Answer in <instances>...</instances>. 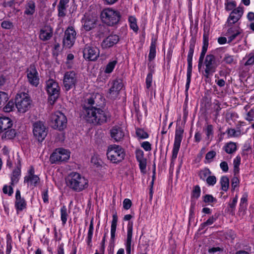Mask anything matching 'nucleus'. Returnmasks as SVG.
I'll use <instances>...</instances> for the list:
<instances>
[{"label":"nucleus","instance_id":"obj_1","mask_svg":"<svg viewBox=\"0 0 254 254\" xmlns=\"http://www.w3.org/2000/svg\"><path fill=\"white\" fill-rule=\"evenodd\" d=\"M81 116L88 122L101 124L107 122L110 119V114L100 108L96 107H90L83 105Z\"/></svg>","mask_w":254,"mask_h":254},{"label":"nucleus","instance_id":"obj_2","mask_svg":"<svg viewBox=\"0 0 254 254\" xmlns=\"http://www.w3.org/2000/svg\"><path fill=\"white\" fill-rule=\"evenodd\" d=\"M67 186L72 190L80 192L88 188V181L77 172H71L66 179Z\"/></svg>","mask_w":254,"mask_h":254},{"label":"nucleus","instance_id":"obj_3","mask_svg":"<svg viewBox=\"0 0 254 254\" xmlns=\"http://www.w3.org/2000/svg\"><path fill=\"white\" fill-rule=\"evenodd\" d=\"M107 157L113 163H119L125 158L126 153L124 149L120 146L112 144L108 147Z\"/></svg>","mask_w":254,"mask_h":254},{"label":"nucleus","instance_id":"obj_4","mask_svg":"<svg viewBox=\"0 0 254 254\" xmlns=\"http://www.w3.org/2000/svg\"><path fill=\"white\" fill-rule=\"evenodd\" d=\"M101 18L104 23L109 26H113L120 20V12L111 8H105L101 12Z\"/></svg>","mask_w":254,"mask_h":254},{"label":"nucleus","instance_id":"obj_5","mask_svg":"<svg viewBox=\"0 0 254 254\" xmlns=\"http://www.w3.org/2000/svg\"><path fill=\"white\" fill-rule=\"evenodd\" d=\"M46 89L49 96L51 104H54L58 98L60 88L57 81L53 79H49L46 82Z\"/></svg>","mask_w":254,"mask_h":254},{"label":"nucleus","instance_id":"obj_6","mask_svg":"<svg viewBox=\"0 0 254 254\" xmlns=\"http://www.w3.org/2000/svg\"><path fill=\"white\" fill-rule=\"evenodd\" d=\"M31 100L27 94H18L15 98V106L19 112L24 113L30 108Z\"/></svg>","mask_w":254,"mask_h":254},{"label":"nucleus","instance_id":"obj_7","mask_svg":"<svg viewBox=\"0 0 254 254\" xmlns=\"http://www.w3.org/2000/svg\"><path fill=\"white\" fill-rule=\"evenodd\" d=\"M202 64H203V65L205 66L204 76L207 78H208L210 75H212L215 72L218 65L215 56L212 54L206 55Z\"/></svg>","mask_w":254,"mask_h":254},{"label":"nucleus","instance_id":"obj_8","mask_svg":"<svg viewBox=\"0 0 254 254\" xmlns=\"http://www.w3.org/2000/svg\"><path fill=\"white\" fill-rule=\"evenodd\" d=\"M48 129L44 123L38 121L33 125V133L34 137L39 142H42L47 135Z\"/></svg>","mask_w":254,"mask_h":254},{"label":"nucleus","instance_id":"obj_9","mask_svg":"<svg viewBox=\"0 0 254 254\" xmlns=\"http://www.w3.org/2000/svg\"><path fill=\"white\" fill-rule=\"evenodd\" d=\"M183 133L184 129L182 127H177L175 131V140L172 150V155L171 158L172 162L174 161L177 157L178 153L180 148L181 143L183 139Z\"/></svg>","mask_w":254,"mask_h":254},{"label":"nucleus","instance_id":"obj_10","mask_svg":"<svg viewBox=\"0 0 254 254\" xmlns=\"http://www.w3.org/2000/svg\"><path fill=\"white\" fill-rule=\"evenodd\" d=\"M52 122L54 128L63 130L66 126L67 119L65 115L60 111L55 112L52 116Z\"/></svg>","mask_w":254,"mask_h":254},{"label":"nucleus","instance_id":"obj_11","mask_svg":"<svg viewBox=\"0 0 254 254\" xmlns=\"http://www.w3.org/2000/svg\"><path fill=\"white\" fill-rule=\"evenodd\" d=\"M70 157V152L66 149L58 148L50 156V161L52 163L66 161Z\"/></svg>","mask_w":254,"mask_h":254},{"label":"nucleus","instance_id":"obj_12","mask_svg":"<svg viewBox=\"0 0 254 254\" xmlns=\"http://www.w3.org/2000/svg\"><path fill=\"white\" fill-rule=\"evenodd\" d=\"M77 82V76L74 71H66L64 76L63 85L66 91L75 86Z\"/></svg>","mask_w":254,"mask_h":254},{"label":"nucleus","instance_id":"obj_13","mask_svg":"<svg viewBox=\"0 0 254 254\" xmlns=\"http://www.w3.org/2000/svg\"><path fill=\"white\" fill-rule=\"evenodd\" d=\"M76 32L72 26H69L64 32L63 45L66 48L71 47L74 43Z\"/></svg>","mask_w":254,"mask_h":254},{"label":"nucleus","instance_id":"obj_14","mask_svg":"<svg viewBox=\"0 0 254 254\" xmlns=\"http://www.w3.org/2000/svg\"><path fill=\"white\" fill-rule=\"evenodd\" d=\"M243 13V8L241 6L233 9L228 16L226 24H227V26H233L241 18Z\"/></svg>","mask_w":254,"mask_h":254},{"label":"nucleus","instance_id":"obj_15","mask_svg":"<svg viewBox=\"0 0 254 254\" xmlns=\"http://www.w3.org/2000/svg\"><path fill=\"white\" fill-rule=\"evenodd\" d=\"M28 82L32 86L37 87L39 83L38 72L34 65H31L26 70Z\"/></svg>","mask_w":254,"mask_h":254},{"label":"nucleus","instance_id":"obj_16","mask_svg":"<svg viewBox=\"0 0 254 254\" xmlns=\"http://www.w3.org/2000/svg\"><path fill=\"white\" fill-rule=\"evenodd\" d=\"M84 58L88 61H95L99 56V50L94 47L86 45L83 51Z\"/></svg>","mask_w":254,"mask_h":254},{"label":"nucleus","instance_id":"obj_17","mask_svg":"<svg viewBox=\"0 0 254 254\" xmlns=\"http://www.w3.org/2000/svg\"><path fill=\"white\" fill-rule=\"evenodd\" d=\"M104 99L102 96L98 93L93 94L90 98L85 100L83 105L92 107H98L104 104Z\"/></svg>","mask_w":254,"mask_h":254},{"label":"nucleus","instance_id":"obj_18","mask_svg":"<svg viewBox=\"0 0 254 254\" xmlns=\"http://www.w3.org/2000/svg\"><path fill=\"white\" fill-rule=\"evenodd\" d=\"M133 231V223L132 222H128L127 225V238L125 240V245L126 247L127 254H131V247L132 244Z\"/></svg>","mask_w":254,"mask_h":254},{"label":"nucleus","instance_id":"obj_19","mask_svg":"<svg viewBox=\"0 0 254 254\" xmlns=\"http://www.w3.org/2000/svg\"><path fill=\"white\" fill-rule=\"evenodd\" d=\"M53 35V29L51 26L45 25L39 31V38L43 41L49 40Z\"/></svg>","mask_w":254,"mask_h":254},{"label":"nucleus","instance_id":"obj_20","mask_svg":"<svg viewBox=\"0 0 254 254\" xmlns=\"http://www.w3.org/2000/svg\"><path fill=\"white\" fill-rule=\"evenodd\" d=\"M15 165L16 167L13 171L11 177V185L13 186L17 183L21 174V159L18 155L17 156Z\"/></svg>","mask_w":254,"mask_h":254},{"label":"nucleus","instance_id":"obj_21","mask_svg":"<svg viewBox=\"0 0 254 254\" xmlns=\"http://www.w3.org/2000/svg\"><path fill=\"white\" fill-rule=\"evenodd\" d=\"M208 35L206 33H204L203 35V45L202 50L198 60V67L199 68H200L202 65L203 61L204 60L205 54L208 49Z\"/></svg>","mask_w":254,"mask_h":254},{"label":"nucleus","instance_id":"obj_22","mask_svg":"<svg viewBox=\"0 0 254 254\" xmlns=\"http://www.w3.org/2000/svg\"><path fill=\"white\" fill-rule=\"evenodd\" d=\"M110 134L112 138L115 141L121 140L125 135V133L122 128L118 126H114L111 129Z\"/></svg>","mask_w":254,"mask_h":254},{"label":"nucleus","instance_id":"obj_23","mask_svg":"<svg viewBox=\"0 0 254 254\" xmlns=\"http://www.w3.org/2000/svg\"><path fill=\"white\" fill-rule=\"evenodd\" d=\"M230 28L228 29L226 33V36H227L228 39V43H230L233 41L236 37L242 32V30L239 26H229Z\"/></svg>","mask_w":254,"mask_h":254},{"label":"nucleus","instance_id":"obj_24","mask_svg":"<svg viewBox=\"0 0 254 254\" xmlns=\"http://www.w3.org/2000/svg\"><path fill=\"white\" fill-rule=\"evenodd\" d=\"M27 203L24 198L21 197L20 191L17 190L15 194V207L17 212L26 209Z\"/></svg>","mask_w":254,"mask_h":254},{"label":"nucleus","instance_id":"obj_25","mask_svg":"<svg viewBox=\"0 0 254 254\" xmlns=\"http://www.w3.org/2000/svg\"><path fill=\"white\" fill-rule=\"evenodd\" d=\"M119 41V37L118 35H110L103 41L101 46L104 49H107L116 44Z\"/></svg>","mask_w":254,"mask_h":254},{"label":"nucleus","instance_id":"obj_26","mask_svg":"<svg viewBox=\"0 0 254 254\" xmlns=\"http://www.w3.org/2000/svg\"><path fill=\"white\" fill-rule=\"evenodd\" d=\"M188 67L187 73V82L186 84L185 92L187 97L188 96V92L190 88V85L191 81V76L192 70V59L187 58Z\"/></svg>","mask_w":254,"mask_h":254},{"label":"nucleus","instance_id":"obj_27","mask_svg":"<svg viewBox=\"0 0 254 254\" xmlns=\"http://www.w3.org/2000/svg\"><path fill=\"white\" fill-rule=\"evenodd\" d=\"M40 182V178L37 175L25 176L24 178V183L28 187H35Z\"/></svg>","mask_w":254,"mask_h":254},{"label":"nucleus","instance_id":"obj_28","mask_svg":"<svg viewBox=\"0 0 254 254\" xmlns=\"http://www.w3.org/2000/svg\"><path fill=\"white\" fill-rule=\"evenodd\" d=\"M69 0H60L58 5V16L64 17L66 15V8Z\"/></svg>","mask_w":254,"mask_h":254},{"label":"nucleus","instance_id":"obj_29","mask_svg":"<svg viewBox=\"0 0 254 254\" xmlns=\"http://www.w3.org/2000/svg\"><path fill=\"white\" fill-rule=\"evenodd\" d=\"M10 119L7 117H0V133L3 132L12 126Z\"/></svg>","mask_w":254,"mask_h":254},{"label":"nucleus","instance_id":"obj_30","mask_svg":"<svg viewBox=\"0 0 254 254\" xmlns=\"http://www.w3.org/2000/svg\"><path fill=\"white\" fill-rule=\"evenodd\" d=\"M82 23L84 29L88 31L95 27L96 21L94 19L85 17L84 19H82Z\"/></svg>","mask_w":254,"mask_h":254},{"label":"nucleus","instance_id":"obj_31","mask_svg":"<svg viewBox=\"0 0 254 254\" xmlns=\"http://www.w3.org/2000/svg\"><path fill=\"white\" fill-rule=\"evenodd\" d=\"M223 149L227 154H233L237 150V143L232 141L228 142L225 144Z\"/></svg>","mask_w":254,"mask_h":254},{"label":"nucleus","instance_id":"obj_32","mask_svg":"<svg viewBox=\"0 0 254 254\" xmlns=\"http://www.w3.org/2000/svg\"><path fill=\"white\" fill-rule=\"evenodd\" d=\"M245 110V119L249 122H252L254 121V107L250 109V106L249 105H246L244 107Z\"/></svg>","mask_w":254,"mask_h":254},{"label":"nucleus","instance_id":"obj_33","mask_svg":"<svg viewBox=\"0 0 254 254\" xmlns=\"http://www.w3.org/2000/svg\"><path fill=\"white\" fill-rule=\"evenodd\" d=\"M123 87L122 81L120 79L116 80L113 82V85L110 89V92L111 93L115 92L116 94H118Z\"/></svg>","mask_w":254,"mask_h":254},{"label":"nucleus","instance_id":"obj_34","mask_svg":"<svg viewBox=\"0 0 254 254\" xmlns=\"http://www.w3.org/2000/svg\"><path fill=\"white\" fill-rule=\"evenodd\" d=\"M94 230V224H93V218H92L90 221L87 236L86 238V243L87 245L91 247L92 246V238Z\"/></svg>","mask_w":254,"mask_h":254},{"label":"nucleus","instance_id":"obj_35","mask_svg":"<svg viewBox=\"0 0 254 254\" xmlns=\"http://www.w3.org/2000/svg\"><path fill=\"white\" fill-rule=\"evenodd\" d=\"M15 134L16 132L15 130L9 128L3 131V132L1 134V139L3 140L11 139L15 137Z\"/></svg>","mask_w":254,"mask_h":254},{"label":"nucleus","instance_id":"obj_36","mask_svg":"<svg viewBox=\"0 0 254 254\" xmlns=\"http://www.w3.org/2000/svg\"><path fill=\"white\" fill-rule=\"evenodd\" d=\"M248 193L247 192H245L243 193L240 200L239 211L240 212H243V213H244L248 205Z\"/></svg>","mask_w":254,"mask_h":254},{"label":"nucleus","instance_id":"obj_37","mask_svg":"<svg viewBox=\"0 0 254 254\" xmlns=\"http://www.w3.org/2000/svg\"><path fill=\"white\" fill-rule=\"evenodd\" d=\"M24 14L27 15H33L35 11V4L32 1H30L25 5Z\"/></svg>","mask_w":254,"mask_h":254},{"label":"nucleus","instance_id":"obj_38","mask_svg":"<svg viewBox=\"0 0 254 254\" xmlns=\"http://www.w3.org/2000/svg\"><path fill=\"white\" fill-rule=\"evenodd\" d=\"M118 222V217L117 214H114L111 226V237L112 239H114L115 237L116 227Z\"/></svg>","mask_w":254,"mask_h":254},{"label":"nucleus","instance_id":"obj_39","mask_svg":"<svg viewBox=\"0 0 254 254\" xmlns=\"http://www.w3.org/2000/svg\"><path fill=\"white\" fill-rule=\"evenodd\" d=\"M220 184L221 185V189L224 191H227L229 188V180L228 178L226 176L221 177Z\"/></svg>","mask_w":254,"mask_h":254},{"label":"nucleus","instance_id":"obj_40","mask_svg":"<svg viewBox=\"0 0 254 254\" xmlns=\"http://www.w3.org/2000/svg\"><path fill=\"white\" fill-rule=\"evenodd\" d=\"M196 39L194 37H192L190 41L189 50L187 56V58L192 59L194 49L195 45Z\"/></svg>","mask_w":254,"mask_h":254},{"label":"nucleus","instance_id":"obj_41","mask_svg":"<svg viewBox=\"0 0 254 254\" xmlns=\"http://www.w3.org/2000/svg\"><path fill=\"white\" fill-rule=\"evenodd\" d=\"M152 74L150 72L147 75L145 84H146V92L149 93L152 91Z\"/></svg>","mask_w":254,"mask_h":254},{"label":"nucleus","instance_id":"obj_42","mask_svg":"<svg viewBox=\"0 0 254 254\" xmlns=\"http://www.w3.org/2000/svg\"><path fill=\"white\" fill-rule=\"evenodd\" d=\"M61 212V218L62 221V224L64 225L67 221L68 213L67 211V208L65 205H63L61 207L60 209Z\"/></svg>","mask_w":254,"mask_h":254},{"label":"nucleus","instance_id":"obj_43","mask_svg":"<svg viewBox=\"0 0 254 254\" xmlns=\"http://www.w3.org/2000/svg\"><path fill=\"white\" fill-rule=\"evenodd\" d=\"M156 56V44L155 42H151L150 46L149 54L148 55V60L149 61H152L155 58Z\"/></svg>","mask_w":254,"mask_h":254},{"label":"nucleus","instance_id":"obj_44","mask_svg":"<svg viewBox=\"0 0 254 254\" xmlns=\"http://www.w3.org/2000/svg\"><path fill=\"white\" fill-rule=\"evenodd\" d=\"M117 64V61L116 60H113L110 62L106 65L104 72L106 73H111L114 69L115 67Z\"/></svg>","mask_w":254,"mask_h":254},{"label":"nucleus","instance_id":"obj_45","mask_svg":"<svg viewBox=\"0 0 254 254\" xmlns=\"http://www.w3.org/2000/svg\"><path fill=\"white\" fill-rule=\"evenodd\" d=\"M211 174V172L210 170L208 168H205L199 172L198 175L200 179L205 181Z\"/></svg>","mask_w":254,"mask_h":254},{"label":"nucleus","instance_id":"obj_46","mask_svg":"<svg viewBox=\"0 0 254 254\" xmlns=\"http://www.w3.org/2000/svg\"><path fill=\"white\" fill-rule=\"evenodd\" d=\"M6 254H10L11 252V250L12 248V240L11 236L9 234H7L6 235Z\"/></svg>","mask_w":254,"mask_h":254},{"label":"nucleus","instance_id":"obj_47","mask_svg":"<svg viewBox=\"0 0 254 254\" xmlns=\"http://www.w3.org/2000/svg\"><path fill=\"white\" fill-rule=\"evenodd\" d=\"M223 62H224L226 64L230 65H232L236 63V60H235L234 56L228 54L225 55Z\"/></svg>","mask_w":254,"mask_h":254},{"label":"nucleus","instance_id":"obj_48","mask_svg":"<svg viewBox=\"0 0 254 254\" xmlns=\"http://www.w3.org/2000/svg\"><path fill=\"white\" fill-rule=\"evenodd\" d=\"M200 188L196 185L194 187L191 195V199H197L200 195Z\"/></svg>","mask_w":254,"mask_h":254},{"label":"nucleus","instance_id":"obj_49","mask_svg":"<svg viewBox=\"0 0 254 254\" xmlns=\"http://www.w3.org/2000/svg\"><path fill=\"white\" fill-rule=\"evenodd\" d=\"M251 150L252 147L250 143L246 142L242 148V155L243 156H247L251 152Z\"/></svg>","mask_w":254,"mask_h":254},{"label":"nucleus","instance_id":"obj_50","mask_svg":"<svg viewBox=\"0 0 254 254\" xmlns=\"http://www.w3.org/2000/svg\"><path fill=\"white\" fill-rule=\"evenodd\" d=\"M216 220V217L214 216H210L205 222L200 225V228L201 229H204L206 227L211 225Z\"/></svg>","mask_w":254,"mask_h":254},{"label":"nucleus","instance_id":"obj_51","mask_svg":"<svg viewBox=\"0 0 254 254\" xmlns=\"http://www.w3.org/2000/svg\"><path fill=\"white\" fill-rule=\"evenodd\" d=\"M241 163V157L237 156L233 160L234 172L236 174L239 172V166Z\"/></svg>","mask_w":254,"mask_h":254},{"label":"nucleus","instance_id":"obj_52","mask_svg":"<svg viewBox=\"0 0 254 254\" xmlns=\"http://www.w3.org/2000/svg\"><path fill=\"white\" fill-rule=\"evenodd\" d=\"M216 153L215 151L212 150L207 152L205 157V163H210L212 161L213 159L216 156Z\"/></svg>","mask_w":254,"mask_h":254},{"label":"nucleus","instance_id":"obj_53","mask_svg":"<svg viewBox=\"0 0 254 254\" xmlns=\"http://www.w3.org/2000/svg\"><path fill=\"white\" fill-rule=\"evenodd\" d=\"M128 21L130 24V27L134 32H137L138 30V27L136 24V18L133 16H130L128 18Z\"/></svg>","mask_w":254,"mask_h":254},{"label":"nucleus","instance_id":"obj_54","mask_svg":"<svg viewBox=\"0 0 254 254\" xmlns=\"http://www.w3.org/2000/svg\"><path fill=\"white\" fill-rule=\"evenodd\" d=\"M206 135V137L208 139L212 138L213 135V127L211 125H207L204 129Z\"/></svg>","mask_w":254,"mask_h":254},{"label":"nucleus","instance_id":"obj_55","mask_svg":"<svg viewBox=\"0 0 254 254\" xmlns=\"http://www.w3.org/2000/svg\"><path fill=\"white\" fill-rule=\"evenodd\" d=\"M203 200L204 202L209 204L215 203L217 202V199L211 194H206L203 196Z\"/></svg>","mask_w":254,"mask_h":254},{"label":"nucleus","instance_id":"obj_56","mask_svg":"<svg viewBox=\"0 0 254 254\" xmlns=\"http://www.w3.org/2000/svg\"><path fill=\"white\" fill-rule=\"evenodd\" d=\"M248 60L245 63V65H251L254 64V51L247 55Z\"/></svg>","mask_w":254,"mask_h":254},{"label":"nucleus","instance_id":"obj_57","mask_svg":"<svg viewBox=\"0 0 254 254\" xmlns=\"http://www.w3.org/2000/svg\"><path fill=\"white\" fill-rule=\"evenodd\" d=\"M136 134L138 137L141 139L147 138L148 137L147 133L141 128H137L136 129Z\"/></svg>","mask_w":254,"mask_h":254},{"label":"nucleus","instance_id":"obj_58","mask_svg":"<svg viewBox=\"0 0 254 254\" xmlns=\"http://www.w3.org/2000/svg\"><path fill=\"white\" fill-rule=\"evenodd\" d=\"M225 9L227 11H230L235 9L234 8L236 6V2L233 0H227V2L225 3Z\"/></svg>","mask_w":254,"mask_h":254},{"label":"nucleus","instance_id":"obj_59","mask_svg":"<svg viewBox=\"0 0 254 254\" xmlns=\"http://www.w3.org/2000/svg\"><path fill=\"white\" fill-rule=\"evenodd\" d=\"M8 100V95L4 92H0V108Z\"/></svg>","mask_w":254,"mask_h":254},{"label":"nucleus","instance_id":"obj_60","mask_svg":"<svg viewBox=\"0 0 254 254\" xmlns=\"http://www.w3.org/2000/svg\"><path fill=\"white\" fill-rule=\"evenodd\" d=\"M138 162L139 163V167L141 172L143 174H145L146 173L147 164L146 158L138 161Z\"/></svg>","mask_w":254,"mask_h":254},{"label":"nucleus","instance_id":"obj_61","mask_svg":"<svg viewBox=\"0 0 254 254\" xmlns=\"http://www.w3.org/2000/svg\"><path fill=\"white\" fill-rule=\"evenodd\" d=\"M15 105V102L14 103L12 101H9L6 106L4 107L3 110L5 112H10L13 110Z\"/></svg>","mask_w":254,"mask_h":254},{"label":"nucleus","instance_id":"obj_62","mask_svg":"<svg viewBox=\"0 0 254 254\" xmlns=\"http://www.w3.org/2000/svg\"><path fill=\"white\" fill-rule=\"evenodd\" d=\"M1 26L3 29H10L13 27V23L9 20H4L1 22Z\"/></svg>","mask_w":254,"mask_h":254},{"label":"nucleus","instance_id":"obj_63","mask_svg":"<svg viewBox=\"0 0 254 254\" xmlns=\"http://www.w3.org/2000/svg\"><path fill=\"white\" fill-rule=\"evenodd\" d=\"M108 29L104 26H100L98 27V32L97 36L100 38L103 37L104 35L108 33Z\"/></svg>","mask_w":254,"mask_h":254},{"label":"nucleus","instance_id":"obj_64","mask_svg":"<svg viewBox=\"0 0 254 254\" xmlns=\"http://www.w3.org/2000/svg\"><path fill=\"white\" fill-rule=\"evenodd\" d=\"M213 110L215 112V117L216 118H217L219 116L220 111L221 110L222 108L221 107V104L219 103H215L213 105Z\"/></svg>","mask_w":254,"mask_h":254}]
</instances>
